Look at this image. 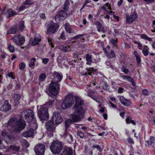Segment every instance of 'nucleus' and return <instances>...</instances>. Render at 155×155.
<instances>
[{"mask_svg":"<svg viewBox=\"0 0 155 155\" xmlns=\"http://www.w3.org/2000/svg\"><path fill=\"white\" fill-rule=\"evenodd\" d=\"M75 101V97L72 94H69L66 96L63 101L61 107L63 109H66L72 106Z\"/></svg>","mask_w":155,"mask_h":155,"instance_id":"obj_4","label":"nucleus"},{"mask_svg":"<svg viewBox=\"0 0 155 155\" xmlns=\"http://www.w3.org/2000/svg\"><path fill=\"white\" fill-rule=\"evenodd\" d=\"M148 92V91L146 89H144L142 91L143 94L145 96H147L149 94Z\"/></svg>","mask_w":155,"mask_h":155,"instance_id":"obj_53","label":"nucleus"},{"mask_svg":"<svg viewBox=\"0 0 155 155\" xmlns=\"http://www.w3.org/2000/svg\"><path fill=\"white\" fill-rule=\"evenodd\" d=\"M71 114L70 118L72 120L73 122L77 123L81 120V118L83 117L84 114L81 115L78 113H74Z\"/></svg>","mask_w":155,"mask_h":155,"instance_id":"obj_13","label":"nucleus"},{"mask_svg":"<svg viewBox=\"0 0 155 155\" xmlns=\"http://www.w3.org/2000/svg\"><path fill=\"white\" fill-rule=\"evenodd\" d=\"M33 111L31 109L23 111L21 112V120H25L28 122H30L31 120L35 118Z\"/></svg>","mask_w":155,"mask_h":155,"instance_id":"obj_5","label":"nucleus"},{"mask_svg":"<svg viewBox=\"0 0 155 155\" xmlns=\"http://www.w3.org/2000/svg\"><path fill=\"white\" fill-rule=\"evenodd\" d=\"M63 153L64 155H73V150L71 148L66 147L64 149Z\"/></svg>","mask_w":155,"mask_h":155,"instance_id":"obj_24","label":"nucleus"},{"mask_svg":"<svg viewBox=\"0 0 155 155\" xmlns=\"http://www.w3.org/2000/svg\"><path fill=\"white\" fill-rule=\"evenodd\" d=\"M122 77L124 80H127L128 81L131 82L132 85L133 86L135 85V83L133 79L130 76H129L124 75L122 76Z\"/></svg>","mask_w":155,"mask_h":155,"instance_id":"obj_23","label":"nucleus"},{"mask_svg":"<svg viewBox=\"0 0 155 155\" xmlns=\"http://www.w3.org/2000/svg\"><path fill=\"white\" fill-rule=\"evenodd\" d=\"M11 109V105L9 104L8 101V100L5 101L4 104L0 108V110L1 111H9Z\"/></svg>","mask_w":155,"mask_h":155,"instance_id":"obj_18","label":"nucleus"},{"mask_svg":"<svg viewBox=\"0 0 155 155\" xmlns=\"http://www.w3.org/2000/svg\"><path fill=\"white\" fill-rule=\"evenodd\" d=\"M77 134V136H79L81 138H83L84 137V133L81 131H78Z\"/></svg>","mask_w":155,"mask_h":155,"instance_id":"obj_46","label":"nucleus"},{"mask_svg":"<svg viewBox=\"0 0 155 155\" xmlns=\"http://www.w3.org/2000/svg\"><path fill=\"white\" fill-rule=\"evenodd\" d=\"M87 72L83 74L84 76H87L88 75H91V74L95 72V71L93 68H87Z\"/></svg>","mask_w":155,"mask_h":155,"instance_id":"obj_25","label":"nucleus"},{"mask_svg":"<svg viewBox=\"0 0 155 155\" xmlns=\"http://www.w3.org/2000/svg\"><path fill=\"white\" fill-rule=\"evenodd\" d=\"M17 31V29L16 28H11L8 31L9 33L15 34Z\"/></svg>","mask_w":155,"mask_h":155,"instance_id":"obj_44","label":"nucleus"},{"mask_svg":"<svg viewBox=\"0 0 155 155\" xmlns=\"http://www.w3.org/2000/svg\"><path fill=\"white\" fill-rule=\"evenodd\" d=\"M109 58H112L115 56V54L112 50H110L106 55Z\"/></svg>","mask_w":155,"mask_h":155,"instance_id":"obj_28","label":"nucleus"},{"mask_svg":"<svg viewBox=\"0 0 155 155\" xmlns=\"http://www.w3.org/2000/svg\"><path fill=\"white\" fill-rule=\"evenodd\" d=\"M29 123V126L30 127L29 129H32L33 130L35 131L37 129L38 127V125L36 121V119L35 118Z\"/></svg>","mask_w":155,"mask_h":155,"instance_id":"obj_19","label":"nucleus"},{"mask_svg":"<svg viewBox=\"0 0 155 155\" xmlns=\"http://www.w3.org/2000/svg\"><path fill=\"white\" fill-rule=\"evenodd\" d=\"M39 117L41 120H47L49 119V115L48 110L44 106H41L38 112Z\"/></svg>","mask_w":155,"mask_h":155,"instance_id":"obj_7","label":"nucleus"},{"mask_svg":"<svg viewBox=\"0 0 155 155\" xmlns=\"http://www.w3.org/2000/svg\"><path fill=\"white\" fill-rule=\"evenodd\" d=\"M46 78V75L45 73H42L40 74L38 77V80L40 82H43Z\"/></svg>","mask_w":155,"mask_h":155,"instance_id":"obj_30","label":"nucleus"},{"mask_svg":"<svg viewBox=\"0 0 155 155\" xmlns=\"http://www.w3.org/2000/svg\"><path fill=\"white\" fill-rule=\"evenodd\" d=\"M126 21L129 24H131L137 18L138 15L137 13L133 12L130 16L126 15Z\"/></svg>","mask_w":155,"mask_h":155,"instance_id":"obj_15","label":"nucleus"},{"mask_svg":"<svg viewBox=\"0 0 155 155\" xmlns=\"http://www.w3.org/2000/svg\"><path fill=\"white\" fill-rule=\"evenodd\" d=\"M101 100L102 99H101L99 97L97 96V98H96V99H95L94 100L97 102L98 103H100Z\"/></svg>","mask_w":155,"mask_h":155,"instance_id":"obj_64","label":"nucleus"},{"mask_svg":"<svg viewBox=\"0 0 155 155\" xmlns=\"http://www.w3.org/2000/svg\"><path fill=\"white\" fill-rule=\"evenodd\" d=\"M109 3H107L105 4L103 6L101 7V8L105 11H107L106 7H107V9L110 10H111V8L110 6H109Z\"/></svg>","mask_w":155,"mask_h":155,"instance_id":"obj_37","label":"nucleus"},{"mask_svg":"<svg viewBox=\"0 0 155 155\" xmlns=\"http://www.w3.org/2000/svg\"><path fill=\"white\" fill-rule=\"evenodd\" d=\"M51 120L55 122V124L58 125L62 121V119L61 118L60 113L59 112H55L53 114Z\"/></svg>","mask_w":155,"mask_h":155,"instance_id":"obj_12","label":"nucleus"},{"mask_svg":"<svg viewBox=\"0 0 155 155\" xmlns=\"http://www.w3.org/2000/svg\"><path fill=\"white\" fill-rule=\"evenodd\" d=\"M35 153L38 155H43L45 150V147L43 144H37L34 148Z\"/></svg>","mask_w":155,"mask_h":155,"instance_id":"obj_10","label":"nucleus"},{"mask_svg":"<svg viewBox=\"0 0 155 155\" xmlns=\"http://www.w3.org/2000/svg\"><path fill=\"white\" fill-rule=\"evenodd\" d=\"M63 149V146L61 142L59 141H54L51 144L50 149L54 154L60 153Z\"/></svg>","mask_w":155,"mask_h":155,"instance_id":"obj_6","label":"nucleus"},{"mask_svg":"<svg viewBox=\"0 0 155 155\" xmlns=\"http://www.w3.org/2000/svg\"><path fill=\"white\" fill-rule=\"evenodd\" d=\"M134 54L136 58V59L137 63H139L141 61V59L139 54L137 51H135L134 52Z\"/></svg>","mask_w":155,"mask_h":155,"instance_id":"obj_32","label":"nucleus"},{"mask_svg":"<svg viewBox=\"0 0 155 155\" xmlns=\"http://www.w3.org/2000/svg\"><path fill=\"white\" fill-rule=\"evenodd\" d=\"M33 2L32 0H26L23 3L24 5H29L33 4Z\"/></svg>","mask_w":155,"mask_h":155,"instance_id":"obj_38","label":"nucleus"},{"mask_svg":"<svg viewBox=\"0 0 155 155\" xmlns=\"http://www.w3.org/2000/svg\"><path fill=\"white\" fill-rule=\"evenodd\" d=\"M70 5V3L69 1L68 0H66L64 5V9L65 11H67L68 10V8Z\"/></svg>","mask_w":155,"mask_h":155,"instance_id":"obj_36","label":"nucleus"},{"mask_svg":"<svg viewBox=\"0 0 155 155\" xmlns=\"http://www.w3.org/2000/svg\"><path fill=\"white\" fill-rule=\"evenodd\" d=\"M53 79H52L53 83H59L60 82L63 78L62 74L61 73L54 72L53 74Z\"/></svg>","mask_w":155,"mask_h":155,"instance_id":"obj_16","label":"nucleus"},{"mask_svg":"<svg viewBox=\"0 0 155 155\" xmlns=\"http://www.w3.org/2000/svg\"><path fill=\"white\" fill-rule=\"evenodd\" d=\"M48 41L49 43V45H51V47H52V48H54V46L52 44L51 39L50 38H48Z\"/></svg>","mask_w":155,"mask_h":155,"instance_id":"obj_60","label":"nucleus"},{"mask_svg":"<svg viewBox=\"0 0 155 155\" xmlns=\"http://www.w3.org/2000/svg\"><path fill=\"white\" fill-rule=\"evenodd\" d=\"M110 47L109 46H107L106 48H104L103 50L104 51V53L106 55L108 53V51H110Z\"/></svg>","mask_w":155,"mask_h":155,"instance_id":"obj_47","label":"nucleus"},{"mask_svg":"<svg viewBox=\"0 0 155 155\" xmlns=\"http://www.w3.org/2000/svg\"><path fill=\"white\" fill-rule=\"evenodd\" d=\"M155 142V139L153 137H151L150 138V140L147 141L146 142L148 145H151L153 143H154Z\"/></svg>","mask_w":155,"mask_h":155,"instance_id":"obj_35","label":"nucleus"},{"mask_svg":"<svg viewBox=\"0 0 155 155\" xmlns=\"http://www.w3.org/2000/svg\"><path fill=\"white\" fill-rule=\"evenodd\" d=\"M60 84L57 83H53L51 81L48 88V95L52 97L55 96L60 89Z\"/></svg>","mask_w":155,"mask_h":155,"instance_id":"obj_3","label":"nucleus"},{"mask_svg":"<svg viewBox=\"0 0 155 155\" xmlns=\"http://www.w3.org/2000/svg\"><path fill=\"white\" fill-rule=\"evenodd\" d=\"M65 33H64V31H63L62 33H61V35H60V38H61L63 39V40H65L66 39V38H65Z\"/></svg>","mask_w":155,"mask_h":155,"instance_id":"obj_54","label":"nucleus"},{"mask_svg":"<svg viewBox=\"0 0 155 155\" xmlns=\"http://www.w3.org/2000/svg\"><path fill=\"white\" fill-rule=\"evenodd\" d=\"M85 58L87 61L86 64L91 65L92 62L91 55L89 54H87L86 55Z\"/></svg>","mask_w":155,"mask_h":155,"instance_id":"obj_27","label":"nucleus"},{"mask_svg":"<svg viewBox=\"0 0 155 155\" xmlns=\"http://www.w3.org/2000/svg\"><path fill=\"white\" fill-rule=\"evenodd\" d=\"M110 42L114 45L116 46L117 42V41L114 39H111L110 40Z\"/></svg>","mask_w":155,"mask_h":155,"instance_id":"obj_52","label":"nucleus"},{"mask_svg":"<svg viewBox=\"0 0 155 155\" xmlns=\"http://www.w3.org/2000/svg\"><path fill=\"white\" fill-rule=\"evenodd\" d=\"M60 50L64 52H67L69 51L70 50V48L69 46L61 47L60 48Z\"/></svg>","mask_w":155,"mask_h":155,"instance_id":"obj_31","label":"nucleus"},{"mask_svg":"<svg viewBox=\"0 0 155 155\" xmlns=\"http://www.w3.org/2000/svg\"><path fill=\"white\" fill-rule=\"evenodd\" d=\"M67 16V13L63 10H60L55 17V21L58 22L61 20L65 19Z\"/></svg>","mask_w":155,"mask_h":155,"instance_id":"obj_11","label":"nucleus"},{"mask_svg":"<svg viewBox=\"0 0 155 155\" xmlns=\"http://www.w3.org/2000/svg\"><path fill=\"white\" fill-rule=\"evenodd\" d=\"M24 28V22L22 21L21 22V24L19 28V29L20 30L22 31Z\"/></svg>","mask_w":155,"mask_h":155,"instance_id":"obj_59","label":"nucleus"},{"mask_svg":"<svg viewBox=\"0 0 155 155\" xmlns=\"http://www.w3.org/2000/svg\"><path fill=\"white\" fill-rule=\"evenodd\" d=\"M25 67V64L24 62H21L19 64V68L20 70H23Z\"/></svg>","mask_w":155,"mask_h":155,"instance_id":"obj_45","label":"nucleus"},{"mask_svg":"<svg viewBox=\"0 0 155 155\" xmlns=\"http://www.w3.org/2000/svg\"><path fill=\"white\" fill-rule=\"evenodd\" d=\"M36 61V59L35 58H31L29 61L28 66L31 68L34 67L35 65V62Z\"/></svg>","mask_w":155,"mask_h":155,"instance_id":"obj_29","label":"nucleus"},{"mask_svg":"<svg viewBox=\"0 0 155 155\" xmlns=\"http://www.w3.org/2000/svg\"><path fill=\"white\" fill-rule=\"evenodd\" d=\"M25 125L24 120H21V119L18 120L17 118H11L9 120L8 127L12 128L14 131L17 133L24 128Z\"/></svg>","mask_w":155,"mask_h":155,"instance_id":"obj_1","label":"nucleus"},{"mask_svg":"<svg viewBox=\"0 0 155 155\" xmlns=\"http://www.w3.org/2000/svg\"><path fill=\"white\" fill-rule=\"evenodd\" d=\"M63 136L64 138L69 143H71L73 141V137L72 135L68 133L66 131H65L64 134Z\"/></svg>","mask_w":155,"mask_h":155,"instance_id":"obj_21","label":"nucleus"},{"mask_svg":"<svg viewBox=\"0 0 155 155\" xmlns=\"http://www.w3.org/2000/svg\"><path fill=\"white\" fill-rule=\"evenodd\" d=\"M64 27L67 32L69 33H71L73 32L71 31V29L70 28L69 25L68 23H66L65 24Z\"/></svg>","mask_w":155,"mask_h":155,"instance_id":"obj_33","label":"nucleus"},{"mask_svg":"<svg viewBox=\"0 0 155 155\" xmlns=\"http://www.w3.org/2000/svg\"><path fill=\"white\" fill-rule=\"evenodd\" d=\"M135 43L137 44H138V48L140 50H141L142 49V44L139 42H136Z\"/></svg>","mask_w":155,"mask_h":155,"instance_id":"obj_61","label":"nucleus"},{"mask_svg":"<svg viewBox=\"0 0 155 155\" xmlns=\"http://www.w3.org/2000/svg\"><path fill=\"white\" fill-rule=\"evenodd\" d=\"M75 103L73 108L74 113H78L81 115L84 114L85 110L82 106L84 104V101L80 98L75 97Z\"/></svg>","mask_w":155,"mask_h":155,"instance_id":"obj_2","label":"nucleus"},{"mask_svg":"<svg viewBox=\"0 0 155 155\" xmlns=\"http://www.w3.org/2000/svg\"><path fill=\"white\" fill-rule=\"evenodd\" d=\"M5 8L6 7H5L4 10L2 12V13L3 15H5L7 18H8L17 15L16 12L11 8L7 10L6 12H5Z\"/></svg>","mask_w":155,"mask_h":155,"instance_id":"obj_14","label":"nucleus"},{"mask_svg":"<svg viewBox=\"0 0 155 155\" xmlns=\"http://www.w3.org/2000/svg\"><path fill=\"white\" fill-rule=\"evenodd\" d=\"M132 118L130 117H128L126 119V121L127 124H129L130 123V122L132 120Z\"/></svg>","mask_w":155,"mask_h":155,"instance_id":"obj_51","label":"nucleus"},{"mask_svg":"<svg viewBox=\"0 0 155 155\" xmlns=\"http://www.w3.org/2000/svg\"><path fill=\"white\" fill-rule=\"evenodd\" d=\"M8 76L9 77L12 78L13 79H15V77L13 75V74L12 72L9 73L8 74Z\"/></svg>","mask_w":155,"mask_h":155,"instance_id":"obj_63","label":"nucleus"},{"mask_svg":"<svg viewBox=\"0 0 155 155\" xmlns=\"http://www.w3.org/2000/svg\"><path fill=\"white\" fill-rule=\"evenodd\" d=\"M42 63L44 64H46L49 61V59L48 58H44L42 59Z\"/></svg>","mask_w":155,"mask_h":155,"instance_id":"obj_56","label":"nucleus"},{"mask_svg":"<svg viewBox=\"0 0 155 155\" xmlns=\"http://www.w3.org/2000/svg\"><path fill=\"white\" fill-rule=\"evenodd\" d=\"M13 98L15 101L18 102L20 99V96L17 94H15L13 95Z\"/></svg>","mask_w":155,"mask_h":155,"instance_id":"obj_40","label":"nucleus"},{"mask_svg":"<svg viewBox=\"0 0 155 155\" xmlns=\"http://www.w3.org/2000/svg\"><path fill=\"white\" fill-rule=\"evenodd\" d=\"M12 39L13 42L19 46L23 45L25 41V37L20 34L14 35Z\"/></svg>","mask_w":155,"mask_h":155,"instance_id":"obj_8","label":"nucleus"},{"mask_svg":"<svg viewBox=\"0 0 155 155\" xmlns=\"http://www.w3.org/2000/svg\"><path fill=\"white\" fill-rule=\"evenodd\" d=\"M119 99L121 103L126 106H128L131 104L130 100L125 98L123 96H120Z\"/></svg>","mask_w":155,"mask_h":155,"instance_id":"obj_20","label":"nucleus"},{"mask_svg":"<svg viewBox=\"0 0 155 155\" xmlns=\"http://www.w3.org/2000/svg\"><path fill=\"white\" fill-rule=\"evenodd\" d=\"M11 148L12 149L14 150L17 151H18L19 150V147H17L15 146H12Z\"/></svg>","mask_w":155,"mask_h":155,"instance_id":"obj_58","label":"nucleus"},{"mask_svg":"<svg viewBox=\"0 0 155 155\" xmlns=\"http://www.w3.org/2000/svg\"><path fill=\"white\" fill-rule=\"evenodd\" d=\"M121 71L125 74H127L129 72L128 69L126 68L124 66H122L121 68Z\"/></svg>","mask_w":155,"mask_h":155,"instance_id":"obj_41","label":"nucleus"},{"mask_svg":"<svg viewBox=\"0 0 155 155\" xmlns=\"http://www.w3.org/2000/svg\"><path fill=\"white\" fill-rule=\"evenodd\" d=\"M59 28L58 25L57 23H54L49 25L47 29V31L48 32L50 31L52 33H54L58 30Z\"/></svg>","mask_w":155,"mask_h":155,"instance_id":"obj_17","label":"nucleus"},{"mask_svg":"<svg viewBox=\"0 0 155 155\" xmlns=\"http://www.w3.org/2000/svg\"><path fill=\"white\" fill-rule=\"evenodd\" d=\"M95 24L97 25L96 27L98 31L104 32V27L99 22H96Z\"/></svg>","mask_w":155,"mask_h":155,"instance_id":"obj_26","label":"nucleus"},{"mask_svg":"<svg viewBox=\"0 0 155 155\" xmlns=\"http://www.w3.org/2000/svg\"><path fill=\"white\" fill-rule=\"evenodd\" d=\"M65 122L66 123H67L68 124H69L70 125V124H71V123H72L73 122V121L71 120V118H70V119H67L66 120Z\"/></svg>","mask_w":155,"mask_h":155,"instance_id":"obj_62","label":"nucleus"},{"mask_svg":"<svg viewBox=\"0 0 155 155\" xmlns=\"http://www.w3.org/2000/svg\"><path fill=\"white\" fill-rule=\"evenodd\" d=\"M41 40L40 38H35L32 42V45L33 46H35L38 45Z\"/></svg>","mask_w":155,"mask_h":155,"instance_id":"obj_34","label":"nucleus"},{"mask_svg":"<svg viewBox=\"0 0 155 155\" xmlns=\"http://www.w3.org/2000/svg\"><path fill=\"white\" fill-rule=\"evenodd\" d=\"M32 129H29L28 131H25L23 133V136L26 137H32L34 135L35 131L33 130Z\"/></svg>","mask_w":155,"mask_h":155,"instance_id":"obj_22","label":"nucleus"},{"mask_svg":"<svg viewBox=\"0 0 155 155\" xmlns=\"http://www.w3.org/2000/svg\"><path fill=\"white\" fill-rule=\"evenodd\" d=\"M8 48L9 51L11 53L14 52L15 51V48L13 45H9L8 46Z\"/></svg>","mask_w":155,"mask_h":155,"instance_id":"obj_43","label":"nucleus"},{"mask_svg":"<svg viewBox=\"0 0 155 155\" xmlns=\"http://www.w3.org/2000/svg\"><path fill=\"white\" fill-rule=\"evenodd\" d=\"M105 64L107 65V68H109L110 67L112 69H113L114 68V66L112 65H111L110 63V62L109 61H106L105 63Z\"/></svg>","mask_w":155,"mask_h":155,"instance_id":"obj_49","label":"nucleus"},{"mask_svg":"<svg viewBox=\"0 0 155 155\" xmlns=\"http://www.w3.org/2000/svg\"><path fill=\"white\" fill-rule=\"evenodd\" d=\"M54 99H49L47 102H46V104L47 105L50 106L52 105L53 103L54 102Z\"/></svg>","mask_w":155,"mask_h":155,"instance_id":"obj_48","label":"nucleus"},{"mask_svg":"<svg viewBox=\"0 0 155 155\" xmlns=\"http://www.w3.org/2000/svg\"><path fill=\"white\" fill-rule=\"evenodd\" d=\"M128 142L129 143L133 144L134 143V142L133 140V139L130 137H128L127 139Z\"/></svg>","mask_w":155,"mask_h":155,"instance_id":"obj_55","label":"nucleus"},{"mask_svg":"<svg viewBox=\"0 0 155 155\" xmlns=\"http://www.w3.org/2000/svg\"><path fill=\"white\" fill-rule=\"evenodd\" d=\"M142 52L144 56H147L148 54V51L147 49L144 48L142 51Z\"/></svg>","mask_w":155,"mask_h":155,"instance_id":"obj_50","label":"nucleus"},{"mask_svg":"<svg viewBox=\"0 0 155 155\" xmlns=\"http://www.w3.org/2000/svg\"><path fill=\"white\" fill-rule=\"evenodd\" d=\"M57 126L51 120L46 122L45 124V128L47 131L52 133L55 131V127Z\"/></svg>","mask_w":155,"mask_h":155,"instance_id":"obj_9","label":"nucleus"},{"mask_svg":"<svg viewBox=\"0 0 155 155\" xmlns=\"http://www.w3.org/2000/svg\"><path fill=\"white\" fill-rule=\"evenodd\" d=\"M83 35L81 34L78 35L77 36H76L74 37V39H78V38H81V41L84 42V38H82V37L83 36Z\"/></svg>","mask_w":155,"mask_h":155,"instance_id":"obj_42","label":"nucleus"},{"mask_svg":"<svg viewBox=\"0 0 155 155\" xmlns=\"http://www.w3.org/2000/svg\"><path fill=\"white\" fill-rule=\"evenodd\" d=\"M141 37L143 39L147 40L149 41H150L152 40V38L148 37L147 35L145 34H141Z\"/></svg>","mask_w":155,"mask_h":155,"instance_id":"obj_39","label":"nucleus"},{"mask_svg":"<svg viewBox=\"0 0 155 155\" xmlns=\"http://www.w3.org/2000/svg\"><path fill=\"white\" fill-rule=\"evenodd\" d=\"M92 147L93 149L96 148L98 150H100L101 149L100 147L98 145H93Z\"/></svg>","mask_w":155,"mask_h":155,"instance_id":"obj_57","label":"nucleus"}]
</instances>
